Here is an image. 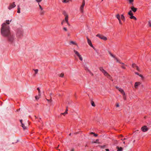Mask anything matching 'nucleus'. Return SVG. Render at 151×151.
<instances>
[{
  "label": "nucleus",
  "instance_id": "4c0bfd02",
  "mask_svg": "<svg viewBox=\"0 0 151 151\" xmlns=\"http://www.w3.org/2000/svg\"><path fill=\"white\" fill-rule=\"evenodd\" d=\"M135 66H136V65L135 64L133 63L132 64V67L133 68H135Z\"/></svg>",
  "mask_w": 151,
  "mask_h": 151
},
{
  "label": "nucleus",
  "instance_id": "cd10ccee",
  "mask_svg": "<svg viewBox=\"0 0 151 151\" xmlns=\"http://www.w3.org/2000/svg\"><path fill=\"white\" fill-rule=\"evenodd\" d=\"M115 59L116 60V62L118 63H120V61L117 58H115Z\"/></svg>",
  "mask_w": 151,
  "mask_h": 151
},
{
  "label": "nucleus",
  "instance_id": "a18cd8bd",
  "mask_svg": "<svg viewBox=\"0 0 151 151\" xmlns=\"http://www.w3.org/2000/svg\"><path fill=\"white\" fill-rule=\"evenodd\" d=\"M122 68L123 69H126V68L124 66H122Z\"/></svg>",
  "mask_w": 151,
  "mask_h": 151
},
{
  "label": "nucleus",
  "instance_id": "f704fd0d",
  "mask_svg": "<svg viewBox=\"0 0 151 151\" xmlns=\"http://www.w3.org/2000/svg\"><path fill=\"white\" fill-rule=\"evenodd\" d=\"M64 76L63 73H61L60 76L61 77H63Z\"/></svg>",
  "mask_w": 151,
  "mask_h": 151
},
{
  "label": "nucleus",
  "instance_id": "e2e57ef3",
  "mask_svg": "<svg viewBox=\"0 0 151 151\" xmlns=\"http://www.w3.org/2000/svg\"><path fill=\"white\" fill-rule=\"evenodd\" d=\"M125 142H123V143H124V144H125Z\"/></svg>",
  "mask_w": 151,
  "mask_h": 151
},
{
  "label": "nucleus",
  "instance_id": "37998d69",
  "mask_svg": "<svg viewBox=\"0 0 151 151\" xmlns=\"http://www.w3.org/2000/svg\"><path fill=\"white\" fill-rule=\"evenodd\" d=\"M47 101H48V102H51V101H52V100L51 99H50V100H49V99H47Z\"/></svg>",
  "mask_w": 151,
  "mask_h": 151
},
{
  "label": "nucleus",
  "instance_id": "aec40b11",
  "mask_svg": "<svg viewBox=\"0 0 151 151\" xmlns=\"http://www.w3.org/2000/svg\"><path fill=\"white\" fill-rule=\"evenodd\" d=\"M127 0L128 1V2H129V3L130 4H131L133 5V2L134 1V0Z\"/></svg>",
  "mask_w": 151,
  "mask_h": 151
},
{
  "label": "nucleus",
  "instance_id": "a211bd4d",
  "mask_svg": "<svg viewBox=\"0 0 151 151\" xmlns=\"http://www.w3.org/2000/svg\"><path fill=\"white\" fill-rule=\"evenodd\" d=\"M116 17L118 20L120 19L121 17L119 14H116Z\"/></svg>",
  "mask_w": 151,
  "mask_h": 151
},
{
  "label": "nucleus",
  "instance_id": "3c124183",
  "mask_svg": "<svg viewBox=\"0 0 151 151\" xmlns=\"http://www.w3.org/2000/svg\"><path fill=\"white\" fill-rule=\"evenodd\" d=\"M63 14L64 15V16H65V14H67L66 13V12H65L63 13Z\"/></svg>",
  "mask_w": 151,
  "mask_h": 151
},
{
  "label": "nucleus",
  "instance_id": "680f3d73",
  "mask_svg": "<svg viewBox=\"0 0 151 151\" xmlns=\"http://www.w3.org/2000/svg\"><path fill=\"white\" fill-rule=\"evenodd\" d=\"M71 135V133H70L69 134V136H70Z\"/></svg>",
  "mask_w": 151,
  "mask_h": 151
},
{
  "label": "nucleus",
  "instance_id": "a878e982",
  "mask_svg": "<svg viewBox=\"0 0 151 151\" xmlns=\"http://www.w3.org/2000/svg\"><path fill=\"white\" fill-rule=\"evenodd\" d=\"M91 105L93 107H95V103H94V102L93 101H91Z\"/></svg>",
  "mask_w": 151,
  "mask_h": 151
},
{
  "label": "nucleus",
  "instance_id": "393cba45",
  "mask_svg": "<svg viewBox=\"0 0 151 151\" xmlns=\"http://www.w3.org/2000/svg\"><path fill=\"white\" fill-rule=\"evenodd\" d=\"M40 96H39L38 95V96H35V98L36 100H37L40 98Z\"/></svg>",
  "mask_w": 151,
  "mask_h": 151
},
{
  "label": "nucleus",
  "instance_id": "09e8293b",
  "mask_svg": "<svg viewBox=\"0 0 151 151\" xmlns=\"http://www.w3.org/2000/svg\"><path fill=\"white\" fill-rule=\"evenodd\" d=\"M98 140H96V141H94V142H92L93 143H97V141Z\"/></svg>",
  "mask_w": 151,
  "mask_h": 151
},
{
  "label": "nucleus",
  "instance_id": "f257e3e1",
  "mask_svg": "<svg viewBox=\"0 0 151 151\" xmlns=\"http://www.w3.org/2000/svg\"><path fill=\"white\" fill-rule=\"evenodd\" d=\"M1 31L2 35L5 37L11 33L9 27L5 23H3L2 24Z\"/></svg>",
  "mask_w": 151,
  "mask_h": 151
},
{
  "label": "nucleus",
  "instance_id": "c85d7f7f",
  "mask_svg": "<svg viewBox=\"0 0 151 151\" xmlns=\"http://www.w3.org/2000/svg\"><path fill=\"white\" fill-rule=\"evenodd\" d=\"M38 5L41 11H42L43 10V8L41 6L40 4L39 3H38Z\"/></svg>",
  "mask_w": 151,
  "mask_h": 151
},
{
  "label": "nucleus",
  "instance_id": "f3484780",
  "mask_svg": "<svg viewBox=\"0 0 151 151\" xmlns=\"http://www.w3.org/2000/svg\"><path fill=\"white\" fill-rule=\"evenodd\" d=\"M116 148L117 149L116 151H122L123 150V148L121 147H117Z\"/></svg>",
  "mask_w": 151,
  "mask_h": 151
},
{
  "label": "nucleus",
  "instance_id": "473e14b6",
  "mask_svg": "<svg viewBox=\"0 0 151 151\" xmlns=\"http://www.w3.org/2000/svg\"><path fill=\"white\" fill-rule=\"evenodd\" d=\"M34 71H35V74H37V73L38 72V69H35V70H34Z\"/></svg>",
  "mask_w": 151,
  "mask_h": 151
},
{
  "label": "nucleus",
  "instance_id": "5fc2aeb1",
  "mask_svg": "<svg viewBox=\"0 0 151 151\" xmlns=\"http://www.w3.org/2000/svg\"><path fill=\"white\" fill-rule=\"evenodd\" d=\"M70 151H74V150L73 149H72L70 150Z\"/></svg>",
  "mask_w": 151,
  "mask_h": 151
},
{
  "label": "nucleus",
  "instance_id": "9b49d317",
  "mask_svg": "<svg viewBox=\"0 0 151 151\" xmlns=\"http://www.w3.org/2000/svg\"><path fill=\"white\" fill-rule=\"evenodd\" d=\"M16 5L14 3L10 4L8 8L9 10H11V9L14 8L15 7Z\"/></svg>",
  "mask_w": 151,
  "mask_h": 151
},
{
  "label": "nucleus",
  "instance_id": "20e7f679",
  "mask_svg": "<svg viewBox=\"0 0 151 151\" xmlns=\"http://www.w3.org/2000/svg\"><path fill=\"white\" fill-rule=\"evenodd\" d=\"M23 31L22 29H19L17 31V36L18 37H20L23 36Z\"/></svg>",
  "mask_w": 151,
  "mask_h": 151
},
{
  "label": "nucleus",
  "instance_id": "9d476101",
  "mask_svg": "<svg viewBox=\"0 0 151 151\" xmlns=\"http://www.w3.org/2000/svg\"><path fill=\"white\" fill-rule=\"evenodd\" d=\"M148 129V128L146 126H144L141 128V130L143 132H146Z\"/></svg>",
  "mask_w": 151,
  "mask_h": 151
},
{
  "label": "nucleus",
  "instance_id": "6e6d98bb",
  "mask_svg": "<svg viewBox=\"0 0 151 151\" xmlns=\"http://www.w3.org/2000/svg\"><path fill=\"white\" fill-rule=\"evenodd\" d=\"M106 151H109V149H106Z\"/></svg>",
  "mask_w": 151,
  "mask_h": 151
},
{
  "label": "nucleus",
  "instance_id": "c03bdc74",
  "mask_svg": "<svg viewBox=\"0 0 151 151\" xmlns=\"http://www.w3.org/2000/svg\"><path fill=\"white\" fill-rule=\"evenodd\" d=\"M65 22V20H63L61 22V24L62 25H63V23H64V22Z\"/></svg>",
  "mask_w": 151,
  "mask_h": 151
},
{
  "label": "nucleus",
  "instance_id": "4d7b16f0",
  "mask_svg": "<svg viewBox=\"0 0 151 151\" xmlns=\"http://www.w3.org/2000/svg\"><path fill=\"white\" fill-rule=\"evenodd\" d=\"M139 76L141 77H142V76L141 75V74H139Z\"/></svg>",
  "mask_w": 151,
  "mask_h": 151
},
{
  "label": "nucleus",
  "instance_id": "052dcab7",
  "mask_svg": "<svg viewBox=\"0 0 151 151\" xmlns=\"http://www.w3.org/2000/svg\"><path fill=\"white\" fill-rule=\"evenodd\" d=\"M126 139V138H124V139H121V140H125V139Z\"/></svg>",
  "mask_w": 151,
  "mask_h": 151
},
{
  "label": "nucleus",
  "instance_id": "6ab92c4d",
  "mask_svg": "<svg viewBox=\"0 0 151 151\" xmlns=\"http://www.w3.org/2000/svg\"><path fill=\"white\" fill-rule=\"evenodd\" d=\"M121 18L122 20H123L124 21H125V18L123 14L121 15Z\"/></svg>",
  "mask_w": 151,
  "mask_h": 151
},
{
  "label": "nucleus",
  "instance_id": "8fccbe9b",
  "mask_svg": "<svg viewBox=\"0 0 151 151\" xmlns=\"http://www.w3.org/2000/svg\"><path fill=\"white\" fill-rule=\"evenodd\" d=\"M119 105L118 104H116V107H119Z\"/></svg>",
  "mask_w": 151,
  "mask_h": 151
},
{
  "label": "nucleus",
  "instance_id": "5701e85b",
  "mask_svg": "<svg viewBox=\"0 0 151 151\" xmlns=\"http://www.w3.org/2000/svg\"><path fill=\"white\" fill-rule=\"evenodd\" d=\"M37 90L38 91V95L39 96H41V94H40V89L39 88H37Z\"/></svg>",
  "mask_w": 151,
  "mask_h": 151
},
{
  "label": "nucleus",
  "instance_id": "7ed1b4c3",
  "mask_svg": "<svg viewBox=\"0 0 151 151\" xmlns=\"http://www.w3.org/2000/svg\"><path fill=\"white\" fill-rule=\"evenodd\" d=\"M100 70L103 73L104 75L108 77V78H109L110 77V75L102 67L100 68Z\"/></svg>",
  "mask_w": 151,
  "mask_h": 151
},
{
  "label": "nucleus",
  "instance_id": "a19ab883",
  "mask_svg": "<svg viewBox=\"0 0 151 151\" xmlns=\"http://www.w3.org/2000/svg\"><path fill=\"white\" fill-rule=\"evenodd\" d=\"M63 29L65 31H67V28L65 27H64L63 28Z\"/></svg>",
  "mask_w": 151,
  "mask_h": 151
},
{
  "label": "nucleus",
  "instance_id": "4468645a",
  "mask_svg": "<svg viewBox=\"0 0 151 151\" xmlns=\"http://www.w3.org/2000/svg\"><path fill=\"white\" fill-rule=\"evenodd\" d=\"M141 84V83L139 82H136L134 84V87L136 88H137V87L140 85Z\"/></svg>",
  "mask_w": 151,
  "mask_h": 151
},
{
  "label": "nucleus",
  "instance_id": "6e6552de",
  "mask_svg": "<svg viewBox=\"0 0 151 151\" xmlns=\"http://www.w3.org/2000/svg\"><path fill=\"white\" fill-rule=\"evenodd\" d=\"M96 36L99 37L101 39L103 40H107V38H106V37L99 34H98L97 35H96Z\"/></svg>",
  "mask_w": 151,
  "mask_h": 151
},
{
  "label": "nucleus",
  "instance_id": "72a5a7b5",
  "mask_svg": "<svg viewBox=\"0 0 151 151\" xmlns=\"http://www.w3.org/2000/svg\"><path fill=\"white\" fill-rule=\"evenodd\" d=\"M118 21H119V24H120L122 25V21H121V19L118 20Z\"/></svg>",
  "mask_w": 151,
  "mask_h": 151
},
{
  "label": "nucleus",
  "instance_id": "0e129e2a",
  "mask_svg": "<svg viewBox=\"0 0 151 151\" xmlns=\"http://www.w3.org/2000/svg\"><path fill=\"white\" fill-rule=\"evenodd\" d=\"M58 147H59V146H58V147H57V148H58Z\"/></svg>",
  "mask_w": 151,
  "mask_h": 151
},
{
  "label": "nucleus",
  "instance_id": "2f4dec72",
  "mask_svg": "<svg viewBox=\"0 0 151 151\" xmlns=\"http://www.w3.org/2000/svg\"><path fill=\"white\" fill-rule=\"evenodd\" d=\"M135 68H136L137 70L138 71H139V68L137 66H135Z\"/></svg>",
  "mask_w": 151,
  "mask_h": 151
},
{
  "label": "nucleus",
  "instance_id": "0eeeda50",
  "mask_svg": "<svg viewBox=\"0 0 151 151\" xmlns=\"http://www.w3.org/2000/svg\"><path fill=\"white\" fill-rule=\"evenodd\" d=\"M74 52L75 54L76 55L78 56V57L79 58V59L81 61H82L83 58L82 57L81 55L76 50H74Z\"/></svg>",
  "mask_w": 151,
  "mask_h": 151
},
{
  "label": "nucleus",
  "instance_id": "2eb2a0df",
  "mask_svg": "<svg viewBox=\"0 0 151 151\" xmlns=\"http://www.w3.org/2000/svg\"><path fill=\"white\" fill-rule=\"evenodd\" d=\"M65 20L67 23L69 25V24L68 22V14L65 15Z\"/></svg>",
  "mask_w": 151,
  "mask_h": 151
},
{
  "label": "nucleus",
  "instance_id": "58836bf2",
  "mask_svg": "<svg viewBox=\"0 0 151 151\" xmlns=\"http://www.w3.org/2000/svg\"><path fill=\"white\" fill-rule=\"evenodd\" d=\"M149 26L150 27H151V21H149Z\"/></svg>",
  "mask_w": 151,
  "mask_h": 151
},
{
  "label": "nucleus",
  "instance_id": "423d86ee",
  "mask_svg": "<svg viewBox=\"0 0 151 151\" xmlns=\"http://www.w3.org/2000/svg\"><path fill=\"white\" fill-rule=\"evenodd\" d=\"M85 5V0H83V1L82 5L80 7V10L82 13L83 12V8Z\"/></svg>",
  "mask_w": 151,
  "mask_h": 151
},
{
  "label": "nucleus",
  "instance_id": "ddd939ff",
  "mask_svg": "<svg viewBox=\"0 0 151 151\" xmlns=\"http://www.w3.org/2000/svg\"><path fill=\"white\" fill-rule=\"evenodd\" d=\"M22 120H20V122L22 124V127L24 130L26 129L27 128V127L25 126L24 124L22 123Z\"/></svg>",
  "mask_w": 151,
  "mask_h": 151
},
{
  "label": "nucleus",
  "instance_id": "39448f33",
  "mask_svg": "<svg viewBox=\"0 0 151 151\" xmlns=\"http://www.w3.org/2000/svg\"><path fill=\"white\" fill-rule=\"evenodd\" d=\"M128 14L130 16V18L131 19H133L135 20H137V18L134 16H133V14L132 12V11H130L128 13Z\"/></svg>",
  "mask_w": 151,
  "mask_h": 151
},
{
  "label": "nucleus",
  "instance_id": "b1692460",
  "mask_svg": "<svg viewBox=\"0 0 151 151\" xmlns=\"http://www.w3.org/2000/svg\"><path fill=\"white\" fill-rule=\"evenodd\" d=\"M11 21H12V20H10V22H11ZM9 22H10V21L9 20H6V24H7V25L9 24V23H10Z\"/></svg>",
  "mask_w": 151,
  "mask_h": 151
},
{
  "label": "nucleus",
  "instance_id": "49530a36",
  "mask_svg": "<svg viewBox=\"0 0 151 151\" xmlns=\"http://www.w3.org/2000/svg\"><path fill=\"white\" fill-rule=\"evenodd\" d=\"M116 88L118 90H119V89H120V88L117 87V86H116Z\"/></svg>",
  "mask_w": 151,
  "mask_h": 151
},
{
  "label": "nucleus",
  "instance_id": "de8ad7c7",
  "mask_svg": "<svg viewBox=\"0 0 151 151\" xmlns=\"http://www.w3.org/2000/svg\"><path fill=\"white\" fill-rule=\"evenodd\" d=\"M94 135L95 137H97L98 136L97 134L95 133L94 134Z\"/></svg>",
  "mask_w": 151,
  "mask_h": 151
},
{
  "label": "nucleus",
  "instance_id": "412c9836",
  "mask_svg": "<svg viewBox=\"0 0 151 151\" xmlns=\"http://www.w3.org/2000/svg\"><path fill=\"white\" fill-rule=\"evenodd\" d=\"M109 54H110V55L112 57H113V58H116V57H115V56L113 54H112L110 52H109Z\"/></svg>",
  "mask_w": 151,
  "mask_h": 151
},
{
  "label": "nucleus",
  "instance_id": "dca6fc26",
  "mask_svg": "<svg viewBox=\"0 0 151 151\" xmlns=\"http://www.w3.org/2000/svg\"><path fill=\"white\" fill-rule=\"evenodd\" d=\"M121 93H122L123 95H125V93L124 92V90L121 88H120L118 90Z\"/></svg>",
  "mask_w": 151,
  "mask_h": 151
},
{
  "label": "nucleus",
  "instance_id": "1a4fd4ad",
  "mask_svg": "<svg viewBox=\"0 0 151 151\" xmlns=\"http://www.w3.org/2000/svg\"><path fill=\"white\" fill-rule=\"evenodd\" d=\"M87 42H88V44L90 46H91V47L93 48V49H94V50H95V48L94 47L93 45H92L91 40H90V39L87 37Z\"/></svg>",
  "mask_w": 151,
  "mask_h": 151
},
{
  "label": "nucleus",
  "instance_id": "e433bc0d",
  "mask_svg": "<svg viewBox=\"0 0 151 151\" xmlns=\"http://www.w3.org/2000/svg\"><path fill=\"white\" fill-rule=\"evenodd\" d=\"M42 0H36V1L39 3V2H41Z\"/></svg>",
  "mask_w": 151,
  "mask_h": 151
},
{
  "label": "nucleus",
  "instance_id": "864d4df0",
  "mask_svg": "<svg viewBox=\"0 0 151 151\" xmlns=\"http://www.w3.org/2000/svg\"><path fill=\"white\" fill-rule=\"evenodd\" d=\"M68 111V108H67V107H66V111L65 112H67Z\"/></svg>",
  "mask_w": 151,
  "mask_h": 151
},
{
  "label": "nucleus",
  "instance_id": "7c9ffc66",
  "mask_svg": "<svg viewBox=\"0 0 151 151\" xmlns=\"http://www.w3.org/2000/svg\"><path fill=\"white\" fill-rule=\"evenodd\" d=\"M68 114V112H65L61 113V114L65 116V114Z\"/></svg>",
  "mask_w": 151,
  "mask_h": 151
},
{
  "label": "nucleus",
  "instance_id": "f8f14e48",
  "mask_svg": "<svg viewBox=\"0 0 151 151\" xmlns=\"http://www.w3.org/2000/svg\"><path fill=\"white\" fill-rule=\"evenodd\" d=\"M130 8L131 10V11H132H132L134 12H136L137 10V8L134 7L133 6H131Z\"/></svg>",
  "mask_w": 151,
  "mask_h": 151
},
{
  "label": "nucleus",
  "instance_id": "79ce46f5",
  "mask_svg": "<svg viewBox=\"0 0 151 151\" xmlns=\"http://www.w3.org/2000/svg\"><path fill=\"white\" fill-rule=\"evenodd\" d=\"M124 96L123 97V99H124V100H126V96L125 95H124Z\"/></svg>",
  "mask_w": 151,
  "mask_h": 151
},
{
  "label": "nucleus",
  "instance_id": "c9c22d12",
  "mask_svg": "<svg viewBox=\"0 0 151 151\" xmlns=\"http://www.w3.org/2000/svg\"><path fill=\"white\" fill-rule=\"evenodd\" d=\"M106 147L105 145H103L101 146L100 147L102 148H104Z\"/></svg>",
  "mask_w": 151,
  "mask_h": 151
},
{
  "label": "nucleus",
  "instance_id": "ea45409f",
  "mask_svg": "<svg viewBox=\"0 0 151 151\" xmlns=\"http://www.w3.org/2000/svg\"><path fill=\"white\" fill-rule=\"evenodd\" d=\"M68 1V0H63V2L66 3Z\"/></svg>",
  "mask_w": 151,
  "mask_h": 151
},
{
  "label": "nucleus",
  "instance_id": "69168bd1",
  "mask_svg": "<svg viewBox=\"0 0 151 151\" xmlns=\"http://www.w3.org/2000/svg\"><path fill=\"white\" fill-rule=\"evenodd\" d=\"M51 94H52V93H51L50 94V95H51Z\"/></svg>",
  "mask_w": 151,
  "mask_h": 151
},
{
  "label": "nucleus",
  "instance_id": "f03ea898",
  "mask_svg": "<svg viewBox=\"0 0 151 151\" xmlns=\"http://www.w3.org/2000/svg\"><path fill=\"white\" fill-rule=\"evenodd\" d=\"M6 37L7 38L9 41L10 42L13 43L15 40V37L14 35L10 33L9 35Z\"/></svg>",
  "mask_w": 151,
  "mask_h": 151
},
{
  "label": "nucleus",
  "instance_id": "c756f323",
  "mask_svg": "<svg viewBox=\"0 0 151 151\" xmlns=\"http://www.w3.org/2000/svg\"><path fill=\"white\" fill-rule=\"evenodd\" d=\"M45 13V12L43 10L42 11H41L40 12V14H44Z\"/></svg>",
  "mask_w": 151,
  "mask_h": 151
},
{
  "label": "nucleus",
  "instance_id": "4be33fe9",
  "mask_svg": "<svg viewBox=\"0 0 151 151\" xmlns=\"http://www.w3.org/2000/svg\"><path fill=\"white\" fill-rule=\"evenodd\" d=\"M20 8L19 7V6H18V10H17V13H20Z\"/></svg>",
  "mask_w": 151,
  "mask_h": 151
},
{
  "label": "nucleus",
  "instance_id": "603ef678",
  "mask_svg": "<svg viewBox=\"0 0 151 151\" xmlns=\"http://www.w3.org/2000/svg\"><path fill=\"white\" fill-rule=\"evenodd\" d=\"M135 74L138 75H139V74L137 72H135Z\"/></svg>",
  "mask_w": 151,
  "mask_h": 151
},
{
  "label": "nucleus",
  "instance_id": "bf43d9fd",
  "mask_svg": "<svg viewBox=\"0 0 151 151\" xmlns=\"http://www.w3.org/2000/svg\"><path fill=\"white\" fill-rule=\"evenodd\" d=\"M95 134V133H94V132H92L91 133V134Z\"/></svg>",
  "mask_w": 151,
  "mask_h": 151
},
{
  "label": "nucleus",
  "instance_id": "bb28decb",
  "mask_svg": "<svg viewBox=\"0 0 151 151\" xmlns=\"http://www.w3.org/2000/svg\"><path fill=\"white\" fill-rule=\"evenodd\" d=\"M70 44H74L75 45H77L76 43L75 42H73V41H71L70 42Z\"/></svg>",
  "mask_w": 151,
  "mask_h": 151
},
{
  "label": "nucleus",
  "instance_id": "13d9d810",
  "mask_svg": "<svg viewBox=\"0 0 151 151\" xmlns=\"http://www.w3.org/2000/svg\"><path fill=\"white\" fill-rule=\"evenodd\" d=\"M120 63L121 64H123V65H124V63H121V62H120Z\"/></svg>",
  "mask_w": 151,
  "mask_h": 151
},
{
  "label": "nucleus",
  "instance_id": "338daca9",
  "mask_svg": "<svg viewBox=\"0 0 151 151\" xmlns=\"http://www.w3.org/2000/svg\"><path fill=\"white\" fill-rule=\"evenodd\" d=\"M103 0H102V1Z\"/></svg>",
  "mask_w": 151,
  "mask_h": 151
}]
</instances>
